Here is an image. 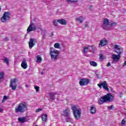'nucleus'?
Segmentation results:
<instances>
[{"label": "nucleus", "instance_id": "nucleus-42", "mask_svg": "<svg viewBox=\"0 0 126 126\" xmlns=\"http://www.w3.org/2000/svg\"><path fill=\"white\" fill-rule=\"evenodd\" d=\"M1 112H3V109L0 108V113H1Z\"/></svg>", "mask_w": 126, "mask_h": 126}, {"label": "nucleus", "instance_id": "nucleus-19", "mask_svg": "<svg viewBox=\"0 0 126 126\" xmlns=\"http://www.w3.org/2000/svg\"><path fill=\"white\" fill-rule=\"evenodd\" d=\"M18 121L21 124H24L26 122V117L19 118Z\"/></svg>", "mask_w": 126, "mask_h": 126}, {"label": "nucleus", "instance_id": "nucleus-45", "mask_svg": "<svg viewBox=\"0 0 126 126\" xmlns=\"http://www.w3.org/2000/svg\"><path fill=\"white\" fill-rule=\"evenodd\" d=\"M5 40H6V41H7L8 40V38H6Z\"/></svg>", "mask_w": 126, "mask_h": 126}, {"label": "nucleus", "instance_id": "nucleus-27", "mask_svg": "<svg viewBox=\"0 0 126 126\" xmlns=\"http://www.w3.org/2000/svg\"><path fill=\"white\" fill-rule=\"evenodd\" d=\"M60 44L58 42H57L54 44V48H55L56 49H60Z\"/></svg>", "mask_w": 126, "mask_h": 126}, {"label": "nucleus", "instance_id": "nucleus-38", "mask_svg": "<svg viewBox=\"0 0 126 126\" xmlns=\"http://www.w3.org/2000/svg\"><path fill=\"white\" fill-rule=\"evenodd\" d=\"M88 27V23L87 22H85V25H84L85 28H86V27Z\"/></svg>", "mask_w": 126, "mask_h": 126}, {"label": "nucleus", "instance_id": "nucleus-30", "mask_svg": "<svg viewBox=\"0 0 126 126\" xmlns=\"http://www.w3.org/2000/svg\"><path fill=\"white\" fill-rule=\"evenodd\" d=\"M99 60H100V61H103V60H104L103 54H99Z\"/></svg>", "mask_w": 126, "mask_h": 126}, {"label": "nucleus", "instance_id": "nucleus-43", "mask_svg": "<svg viewBox=\"0 0 126 126\" xmlns=\"http://www.w3.org/2000/svg\"><path fill=\"white\" fill-rule=\"evenodd\" d=\"M4 102H5V100H4L3 98L2 100V103H4Z\"/></svg>", "mask_w": 126, "mask_h": 126}, {"label": "nucleus", "instance_id": "nucleus-2", "mask_svg": "<svg viewBox=\"0 0 126 126\" xmlns=\"http://www.w3.org/2000/svg\"><path fill=\"white\" fill-rule=\"evenodd\" d=\"M27 111V105L26 103L21 102L15 108V113H24Z\"/></svg>", "mask_w": 126, "mask_h": 126}, {"label": "nucleus", "instance_id": "nucleus-10", "mask_svg": "<svg viewBox=\"0 0 126 126\" xmlns=\"http://www.w3.org/2000/svg\"><path fill=\"white\" fill-rule=\"evenodd\" d=\"M37 30V28H36V26L32 23V24H30L29 26L28 27L27 32L28 33H29L30 32H32V31H35Z\"/></svg>", "mask_w": 126, "mask_h": 126}, {"label": "nucleus", "instance_id": "nucleus-49", "mask_svg": "<svg viewBox=\"0 0 126 126\" xmlns=\"http://www.w3.org/2000/svg\"><path fill=\"white\" fill-rule=\"evenodd\" d=\"M35 126H37V125H35Z\"/></svg>", "mask_w": 126, "mask_h": 126}, {"label": "nucleus", "instance_id": "nucleus-40", "mask_svg": "<svg viewBox=\"0 0 126 126\" xmlns=\"http://www.w3.org/2000/svg\"><path fill=\"white\" fill-rule=\"evenodd\" d=\"M3 99H4L6 101V100H7V96H6V95H4L3 96Z\"/></svg>", "mask_w": 126, "mask_h": 126}, {"label": "nucleus", "instance_id": "nucleus-16", "mask_svg": "<svg viewBox=\"0 0 126 126\" xmlns=\"http://www.w3.org/2000/svg\"><path fill=\"white\" fill-rule=\"evenodd\" d=\"M21 67L24 68V69H26L28 67V65L27 63L25 61H23L21 63Z\"/></svg>", "mask_w": 126, "mask_h": 126}, {"label": "nucleus", "instance_id": "nucleus-9", "mask_svg": "<svg viewBox=\"0 0 126 126\" xmlns=\"http://www.w3.org/2000/svg\"><path fill=\"white\" fill-rule=\"evenodd\" d=\"M97 86H98L99 88H102V87H103V88L104 89V90H106L109 92V88H108V84L107 83L106 81H104L100 84H98Z\"/></svg>", "mask_w": 126, "mask_h": 126}, {"label": "nucleus", "instance_id": "nucleus-18", "mask_svg": "<svg viewBox=\"0 0 126 126\" xmlns=\"http://www.w3.org/2000/svg\"><path fill=\"white\" fill-rule=\"evenodd\" d=\"M42 121L43 123H46L48 120V116L46 114H43L41 116Z\"/></svg>", "mask_w": 126, "mask_h": 126}, {"label": "nucleus", "instance_id": "nucleus-5", "mask_svg": "<svg viewBox=\"0 0 126 126\" xmlns=\"http://www.w3.org/2000/svg\"><path fill=\"white\" fill-rule=\"evenodd\" d=\"M10 15L11 14L9 12H5L0 19L1 22L5 23L6 21H9L10 20Z\"/></svg>", "mask_w": 126, "mask_h": 126}, {"label": "nucleus", "instance_id": "nucleus-13", "mask_svg": "<svg viewBox=\"0 0 126 126\" xmlns=\"http://www.w3.org/2000/svg\"><path fill=\"white\" fill-rule=\"evenodd\" d=\"M121 59V55L120 54H113L112 55V60L115 63H118Z\"/></svg>", "mask_w": 126, "mask_h": 126}, {"label": "nucleus", "instance_id": "nucleus-36", "mask_svg": "<svg viewBox=\"0 0 126 126\" xmlns=\"http://www.w3.org/2000/svg\"><path fill=\"white\" fill-rule=\"evenodd\" d=\"M114 108L115 107H114V105H110L108 107V109H109V110H113V109H114Z\"/></svg>", "mask_w": 126, "mask_h": 126}, {"label": "nucleus", "instance_id": "nucleus-22", "mask_svg": "<svg viewBox=\"0 0 126 126\" xmlns=\"http://www.w3.org/2000/svg\"><path fill=\"white\" fill-rule=\"evenodd\" d=\"M49 94V96H50V99H51V100H54V96L57 95V93H50Z\"/></svg>", "mask_w": 126, "mask_h": 126}, {"label": "nucleus", "instance_id": "nucleus-44", "mask_svg": "<svg viewBox=\"0 0 126 126\" xmlns=\"http://www.w3.org/2000/svg\"><path fill=\"white\" fill-rule=\"evenodd\" d=\"M40 74H41V75H43V74H44V73H43L42 72H41L40 73Z\"/></svg>", "mask_w": 126, "mask_h": 126}, {"label": "nucleus", "instance_id": "nucleus-4", "mask_svg": "<svg viewBox=\"0 0 126 126\" xmlns=\"http://www.w3.org/2000/svg\"><path fill=\"white\" fill-rule=\"evenodd\" d=\"M53 48H50V55L52 61H56L59 57V54H60V51L59 50H52Z\"/></svg>", "mask_w": 126, "mask_h": 126}, {"label": "nucleus", "instance_id": "nucleus-17", "mask_svg": "<svg viewBox=\"0 0 126 126\" xmlns=\"http://www.w3.org/2000/svg\"><path fill=\"white\" fill-rule=\"evenodd\" d=\"M90 112L91 114H96V112H97V109H96V107H95V106L92 105L91 106Z\"/></svg>", "mask_w": 126, "mask_h": 126}, {"label": "nucleus", "instance_id": "nucleus-31", "mask_svg": "<svg viewBox=\"0 0 126 126\" xmlns=\"http://www.w3.org/2000/svg\"><path fill=\"white\" fill-rule=\"evenodd\" d=\"M126 121L125 119H123L122 121L121 125L122 126H125V125H126Z\"/></svg>", "mask_w": 126, "mask_h": 126}, {"label": "nucleus", "instance_id": "nucleus-6", "mask_svg": "<svg viewBox=\"0 0 126 126\" xmlns=\"http://www.w3.org/2000/svg\"><path fill=\"white\" fill-rule=\"evenodd\" d=\"M113 47L114 49V53H116V54H118L120 56L124 53V49L122 46L119 45H114Z\"/></svg>", "mask_w": 126, "mask_h": 126}, {"label": "nucleus", "instance_id": "nucleus-47", "mask_svg": "<svg viewBox=\"0 0 126 126\" xmlns=\"http://www.w3.org/2000/svg\"><path fill=\"white\" fill-rule=\"evenodd\" d=\"M104 29H106V28H105V27H103Z\"/></svg>", "mask_w": 126, "mask_h": 126}, {"label": "nucleus", "instance_id": "nucleus-15", "mask_svg": "<svg viewBox=\"0 0 126 126\" xmlns=\"http://www.w3.org/2000/svg\"><path fill=\"white\" fill-rule=\"evenodd\" d=\"M57 22L61 24V25H67V23L66 22V20L63 19L57 20Z\"/></svg>", "mask_w": 126, "mask_h": 126}, {"label": "nucleus", "instance_id": "nucleus-20", "mask_svg": "<svg viewBox=\"0 0 126 126\" xmlns=\"http://www.w3.org/2000/svg\"><path fill=\"white\" fill-rule=\"evenodd\" d=\"M103 26H108L110 25V22H109V19L106 18L103 20Z\"/></svg>", "mask_w": 126, "mask_h": 126}, {"label": "nucleus", "instance_id": "nucleus-33", "mask_svg": "<svg viewBox=\"0 0 126 126\" xmlns=\"http://www.w3.org/2000/svg\"><path fill=\"white\" fill-rule=\"evenodd\" d=\"M34 89H35L36 92H39V87L38 86H34Z\"/></svg>", "mask_w": 126, "mask_h": 126}, {"label": "nucleus", "instance_id": "nucleus-1", "mask_svg": "<svg viewBox=\"0 0 126 126\" xmlns=\"http://www.w3.org/2000/svg\"><path fill=\"white\" fill-rule=\"evenodd\" d=\"M114 96L111 94H107L106 95L102 96L98 100V103L100 105L106 103V102H113Z\"/></svg>", "mask_w": 126, "mask_h": 126}, {"label": "nucleus", "instance_id": "nucleus-35", "mask_svg": "<svg viewBox=\"0 0 126 126\" xmlns=\"http://www.w3.org/2000/svg\"><path fill=\"white\" fill-rule=\"evenodd\" d=\"M53 25H54V26H58V21H53Z\"/></svg>", "mask_w": 126, "mask_h": 126}, {"label": "nucleus", "instance_id": "nucleus-39", "mask_svg": "<svg viewBox=\"0 0 126 126\" xmlns=\"http://www.w3.org/2000/svg\"><path fill=\"white\" fill-rule=\"evenodd\" d=\"M110 66H111V63H110V62H108L106 64V66L109 67Z\"/></svg>", "mask_w": 126, "mask_h": 126}, {"label": "nucleus", "instance_id": "nucleus-32", "mask_svg": "<svg viewBox=\"0 0 126 126\" xmlns=\"http://www.w3.org/2000/svg\"><path fill=\"white\" fill-rule=\"evenodd\" d=\"M43 109L42 108H38L35 110V113H39V112H41Z\"/></svg>", "mask_w": 126, "mask_h": 126}, {"label": "nucleus", "instance_id": "nucleus-23", "mask_svg": "<svg viewBox=\"0 0 126 126\" xmlns=\"http://www.w3.org/2000/svg\"><path fill=\"white\" fill-rule=\"evenodd\" d=\"M90 64L92 65V66H97V63L94 62V61H91L90 62Z\"/></svg>", "mask_w": 126, "mask_h": 126}, {"label": "nucleus", "instance_id": "nucleus-12", "mask_svg": "<svg viewBox=\"0 0 126 126\" xmlns=\"http://www.w3.org/2000/svg\"><path fill=\"white\" fill-rule=\"evenodd\" d=\"M108 44V40L106 39H102L100 41V42L98 44L99 48H102V47H104V46H107Z\"/></svg>", "mask_w": 126, "mask_h": 126}, {"label": "nucleus", "instance_id": "nucleus-7", "mask_svg": "<svg viewBox=\"0 0 126 126\" xmlns=\"http://www.w3.org/2000/svg\"><path fill=\"white\" fill-rule=\"evenodd\" d=\"M90 79L84 78L80 80L79 83L80 86H86V85H88L89 83H90Z\"/></svg>", "mask_w": 126, "mask_h": 126}, {"label": "nucleus", "instance_id": "nucleus-41", "mask_svg": "<svg viewBox=\"0 0 126 126\" xmlns=\"http://www.w3.org/2000/svg\"><path fill=\"white\" fill-rule=\"evenodd\" d=\"M120 97L121 98H122V97H123V94L122 93H121L120 94Z\"/></svg>", "mask_w": 126, "mask_h": 126}, {"label": "nucleus", "instance_id": "nucleus-8", "mask_svg": "<svg viewBox=\"0 0 126 126\" xmlns=\"http://www.w3.org/2000/svg\"><path fill=\"white\" fill-rule=\"evenodd\" d=\"M17 81V79H16L11 80L10 84L9 85V87L10 88H11V90H15L17 88V84H16Z\"/></svg>", "mask_w": 126, "mask_h": 126}, {"label": "nucleus", "instance_id": "nucleus-48", "mask_svg": "<svg viewBox=\"0 0 126 126\" xmlns=\"http://www.w3.org/2000/svg\"><path fill=\"white\" fill-rule=\"evenodd\" d=\"M92 6H93L92 5H91V6H90L91 7H92Z\"/></svg>", "mask_w": 126, "mask_h": 126}, {"label": "nucleus", "instance_id": "nucleus-11", "mask_svg": "<svg viewBox=\"0 0 126 126\" xmlns=\"http://www.w3.org/2000/svg\"><path fill=\"white\" fill-rule=\"evenodd\" d=\"M37 42V39L34 38H31L30 39V41L29 42V47L30 49H32L34 47L35 45V43Z\"/></svg>", "mask_w": 126, "mask_h": 126}, {"label": "nucleus", "instance_id": "nucleus-26", "mask_svg": "<svg viewBox=\"0 0 126 126\" xmlns=\"http://www.w3.org/2000/svg\"><path fill=\"white\" fill-rule=\"evenodd\" d=\"M118 25V23L111 21V23H109L110 26H117Z\"/></svg>", "mask_w": 126, "mask_h": 126}, {"label": "nucleus", "instance_id": "nucleus-28", "mask_svg": "<svg viewBox=\"0 0 126 126\" xmlns=\"http://www.w3.org/2000/svg\"><path fill=\"white\" fill-rule=\"evenodd\" d=\"M3 61L5 63H6V64H8V65L9 64V60H8V59L7 58H4Z\"/></svg>", "mask_w": 126, "mask_h": 126}, {"label": "nucleus", "instance_id": "nucleus-24", "mask_svg": "<svg viewBox=\"0 0 126 126\" xmlns=\"http://www.w3.org/2000/svg\"><path fill=\"white\" fill-rule=\"evenodd\" d=\"M88 52H89V48L88 47H84V54H87V53H88Z\"/></svg>", "mask_w": 126, "mask_h": 126}, {"label": "nucleus", "instance_id": "nucleus-21", "mask_svg": "<svg viewBox=\"0 0 126 126\" xmlns=\"http://www.w3.org/2000/svg\"><path fill=\"white\" fill-rule=\"evenodd\" d=\"M76 20L79 22V23H82L83 22V20H84V18L82 16H80L79 17L76 18Z\"/></svg>", "mask_w": 126, "mask_h": 126}, {"label": "nucleus", "instance_id": "nucleus-37", "mask_svg": "<svg viewBox=\"0 0 126 126\" xmlns=\"http://www.w3.org/2000/svg\"><path fill=\"white\" fill-rule=\"evenodd\" d=\"M71 121V119L69 117H67L66 118V121L67 122H70Z\"/></svg>", "mask_w": 126, "mask_h": 126}, {"label": "nucleus", "instance_id": "nucleus-46", "mask_svg": "<svg viewBox=\"0 0 126 126\" xmlns=\"http://www.w3.org/2000/svg\"><path fill=\"white\" fill-rule=\"evenodd\" d=\"M51 34L53 35H54V33L53 32H52L51 33Z\"/></svg>", "mask_w": 126, "mask_h": 126}, {"label": "nucleus", "instance_id": "nucleus-29", "mask_svg": "<svg viewBox=\"0 0 126 126\" xmlns=\"http://www.w3.org/2000/svg\"><path fill=\"white\" fill-rule=\"evenodd\" d=\"M4 75V74L3 72H0V79H2V78H3Z\"/></svg>", "mask_w": 126, "mask_h": 126}, {"label": "nucleus", "instance_id": "nucleus-14", "mask_svg": "<svg viewBox=\"0 0 126 126\" xmlns=\"http://www.w3.org/2000/svg\"><path fill=\"white\" fill-rule=\"evenodd\" d=\"M70 113V110L68 108H66L65 110H63V115L64 117H68L69 114Z\"/></svg>", "mask_w": 126, "mask_h": 126}, {"label": "nucleus", "instance_id": "nucleus-34", "mask_svg": "<svg viewBox=\"0 0 126 126\" xmlns=\"http://www.w3.org/2000/svg\"><path fill=\"white\" fill-rule=\"evenodd\" d=\"M69 2H77V0H67Z\"/></svg>", "mask_w": 126, "mask_h": 126}, {"label": "nucleus", "instance_id": "nucleus-3", "mask_svg": "<svg viewBox=\"0 0 126 126\" xmlns=\"http://www.w3.org/2000/svg\"><path fill=\"white\" fill-rule=\"evenodd\" d=\"M73 115L76 120H79L81 118V109L76 108V106L73 105L71 107Z\"/></svg>", "mask_w": 126, "mask_h": 126}, {"label": "nucleus", "instance_id": "nucleus-25", "mask_svg": "<svg viewBox=\"0 0 126 126\" xmlns=\"http://www.w3.org/2000/svg\"><path fill=\"white\" fill-rule=\"evenodd\" d=\"M36 62L37 63H41L42 62V58H41V57H40L39 55H38L36 57Z\"/></svg>", "mask_w": 126, "mask_h": 126}]
</instances>
